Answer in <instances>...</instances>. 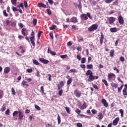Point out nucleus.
I'll return each mask as SVG.
<instances>
[{
    "mask_svg": "<svg viewBox=\"0 0 127 127\" xmlns=\"http://www.w3.org/2000/svg\"><path fill=\"white\" fill-rule=\"evenodd\" d=\"M104 38H105V36H104V34L103 32L101 33V37L100 39V44H103V42L104 41Z\"/></svg>",
    "mask_w": 127,
    "mask_h": 127,
    "instance_id": "obj_9",
    "label": "nucleus"
},
{
    "mask_svg": "<svg viewBox=\"0 0 127 127\" xmlns=\"http://www.w3.org/2000/svg\"><path fill=\"white\" fill-rule=\"evenodd\" d=\"M93 74V72L91 71V70H90V69H88L86 73V75L87 76H89H89H90L91 74Z\"/></svg>",
    "mask_w": 127,
    "mask_h": 127,
    "instance_id": "obj_19",
    "label": "nucleus"
},
{
    "mask_svg": "<svg viewBox=\"0 0 127 127\" xmlns=\"http://www.w3.org/2000/svg\"><path fill=\"white\" fill-rule=\"evenodd\" d=\"M101 103L103 104V106H104L105 108H108V107H109V103H107L106 99H103L101 101Z\"/></svg>",
    "mask_w": 127,
    "mask_h": 127,
    "instance_id": "obj_5",
    "label": "nucleus"
},
{
    "mask_svg": "<svg viewBox=\"0 0 127 127\" xmlns=\"http://www.w3.org/2000/svg\"><path fill=\"white\" fill-rule=\"evenodd\" d=\"M77 6L79 9H82V3H81V2H80L79 4L77 5Z\"/></svg>",
    "mask_w": 127,
    "mask_h": 127,
    "instance_id": "obj_49",
    "label": "nucleus"
},
{
    "mask_svg": "<svg viewBox=\"0 0 127 127\" xmlns=\"http://www.w3.org/2000/svg\"><path fill=\"white\" fill-rule=\"evenodd\" d=\"M98 25L97 24H93L91 26L88 28V30L89 32L95 31V30H96V29H98Z\"/></svg>",
    "mask_w": 127,
    "mask_h": 127,
    "instance_id": "obj_2",
    "label": "nucleus"
},
{
    "mask_svg": "<svg viewBox=\"0 0 127 127\" xmlns=\"http://www.w3.org/2000/svg\"><path fill=\"white\" fill-rule=\"evenodd\" d=\"M25 80L28 81V82H31V81H32V79L31 78H27L26 77H25Z\"/></svg>",
    "mask_w": 127,
    "mask_h": 127,
    "instance_id": "obj_55",
    "label": "nucleus"
},
{
    "mask_svg": "<svg viewBox=\"0 0 127 127\" xmlns=\"http://www.w3.org/2000/svg\"><path fill=\"white\" fill-rule=\"evenodd\" d=\"M86 68L87 69H93V64H87L86 65Z\"/></svg>",
    "mask_w": 127,
    "mask_h": 127,
    "instance_id": "obj_24",
    "label": "nucleus"
},
{
    "mask_svg": "<svg viewBox=\"0 0 127 127\" xmlns=\"http://www.w3.org/2000/svg\"><path fill=\"white\" fill-rule=\"evenodd\" d=\"M41 33H42V31H40L38 33V38H40V36H41Z\"/></svg>",
    "mask_w": 127,
    "mask_h": 127,
    "instance_id": "obj_48",
    "label": "nucleus"
},
{
    "mask_svg": "<svg viewBox=\"0 0 127 127\" xmlns=\"http://www.w3.org/2000/svg\"><path fill=\"white\" fill-rule=\"evenodd\" d=\"M103 118H104V116H103V114H102V113H98L97 119H98V120H99V121H101V120H102Z\"/></svg>",
    "mask_w": 127,
    "mask_h": 127,
    "instance_id": "obj_12",
    "label": "nucleus"
},
{
    "mask_svg": "<svg viewBox=\"0 0 127 127\" xmlns=\"http://www.w3.org/2000/svg\"><path fill=\"white\" fill-rule=\"evenodd\" d=\"M96 4H97V2L95 0H92L91 1V5H93L94 6H95V5H96Z\"/></svg>",
    "mask_w": 127,
    "mask_h": 127,
    "instance_id": "obj_42",
    "label": "nucleus"
},
{
    "mask_svg": "<svg viewBox=\"0 0 127 127\" xmlns=\"http://www.w3.org/2000/svg\"><path fill=\"white\" fill-rule=\"evenodd\" d=\"M11 2L12 4L13 5H16V4L17 3V0H11Z\"/></svg>",
    "mask_w": 127,
    "mask_h": 127,
    "instance_id": "obj_20",
    "label": "nucleus"
},
{
    "mask_svg": "<svg viewBox=\"0 0 127 127\" xmlns=\"http://www.w3.org/2000/svg\"><path fill=\"white\" fill-rule=\"evenodd\" d=\"M72 28H73V29H74V30H77V29H78V28H77V26L74 25L72 26Z\"/></svg>",
    "mask_w": 127,
    "mask_h": 127,
    "instance_id": "obj_60",
    "label": "nucleus"
},
{
    "mask_svg": "<svg viewBox=\"0 0 127 127\" xmlns=\"http://www.w3.org/2000/svg\"><path fill=\"white\" fill-rule=\"evenodd\" d=\"M3 96V91L0 89V99L2 98Z\"/></svg>",
    "mask_w": 127,
    "mask_h": 127,
    "instance_id": "obj_30",
    "label": "nucleus"
},
{
    "mask_svg": "<svg viewBox=\"0 0 127 127\" xmlns=\"http://www.w3.org/2000/svg\"><path fill=\"white\" fill-rule=\"evenodd\" d=\"M56 28V25H53L51 27H50V30H53L54 29H55Z\"/></svg>",
    "mask_w": 127,
    "mask_h": 127,
    "instance_id": "obj_35",
    "label": "nucleus"
},
{
    "mask_svg": "<svg viewBox=\"0 0 127 127\" xmlns=\"http://www.w3.org/2000/svg\"><path fill=\"white\" fill-rule=\"evenodd\" d=\"M33 23L34 25H36V23H37V19H34L33 20Z\"/></svg>",
    "mask_w": 127,
    "mask_h": 127,
    "instance_id": "obj_43",
    "label": "nucleus"
},
{
    "mask_svg": "<svg viewBox=\"0 0 127 127\" xmlns=\"http://www.w3.org/2000/svg\"><path fill=\"white\" fill-rule=\"evenodd\" d=\"M10 72V67H6L4 69V73H6V74H8Z\"/></svg>",
    "mask_w": 127,
    "mask_h": 127,
    "instance_id": "obj_13",
    "label": "nucleus"
},
{
    "mask_svg": "<svg viewBox=\"0 0 127 127\" xmlns=\"http://www.w3.org/2000/svg\"><path fill=\"white\" fill-rule=\"evenodd\" d=\"M21 85L23 86H26V87H28L29 85L27 84V82L25 80H23L22 81Z\"/></svg>",
    "mask_w": 127,
    "mask_h": 127,
    "instance_id": "obj_18",
    "label": "nucleus"
},
{
    "mask_svg": "<svg viewBox=\"0 0 127 127\" xmlns=\"http://www.w3.org/2000/svg\"><path fill=\"white\" fill-rule=\"evenodd\" d=\"M123 87H124V84H123L120 87H118V90L119 92H121L122 91V89H123Z\"/></svg>",
    "mask_w": 127,
    "mask_h": 127,
    "instance_id": "obj_44",
    "label": "nucleus"
},
{
    "mask_svg": "<svg viewBox=\"0 0 127 127\" xmlns=\"http://www.w3.org/2000/svg\"><path fill=\"white\" fill-rule=\"evenodd\" d=\"M113 0H106L105 2L106 3H111Z\"/></svg>",
    "mask_w": 127,
    "mask_h": 127,
    "instance_id": "obj_47",
    "label": "nucleus"
},
{
    "mask_svg": "<svg viewBox=\"0 0 127 127\" xmlns=\"http://www.w3.org/2000/svg\"><path fill=\"white\" fill-rule=\"evenodd\" d=\"M86 62V58H82L81 59V63L82 64H84Z\"/></svg>",
    "mask_w": 127,
    "mask_h": 127,
    "instance_id": "obj_41",
    "label": "nucleus"
},
{
    "mask_svg": "<svg viewBox=\"0 0 127 127\" xmlns=\"http://www.w3.org/2000/svg\"><path fill=\"white\" fill-rule=\"evenodd\" d=\"M91 113L93 114V115H96L97 114V111L96 110L93 109L91 110Z\"/></svg>",
    "mask_w": 127,
    "mask_h": 127,
    "instance_id": "obj_50",
    "label": "nucleus"
},
{
    "mask_svg": "<svg viewBox=\"0 0 127 127\" xmlns=\"http://www.w3.org/2000/svg\"><path fill=\"white\" fill-rule=\"evenodd\" d=\"M64 84H65V83L63 81H61L60 82V84H59V85L60 87H63V86H64Z\"/></svg>",
    "mask_w": 127,
    "mask_h": 127,
    "instance_id": "obj_29",
    "label": "nucleus"
},
{
    "mask_svg": "<svg viewBox=\"0 0 127 127\" xmlns=\"http://www.w3.org/2000/svg\"><path fill=\"white\" fill-rule=\"evenodd\" d=\"M12 10L13 11H17L18 10V9H17V7H15L14 6L12 7Z\"/></svg>",
    "mask_w": 127,
    "mask_h": 127,
    "instance_id": "obj_52",
    "label": "nucleus"
},
{
    "mask_svg": "<svg viewBox=\"0 0 127 127\" xmlns=\"http://www.w3.org/2000/svg\"><path fill=\"white\" fill-rule=\"evenodd\" d=\"M26 32V29L23 28L21 30L22 34L23 35H24L25 36L26 35V34H25V32Z\"/></svg>",
    "mask_w": 127,
    "mask_h": 127,
    "instance_id": "obj_22",
    "label": "nucleus"
},
{
    "mask_svg": "<svg viewBox=\"0 0 127 127\" xmlns=\"http://www.w3.org/2000/svg\"><path fill=\"white\" fill-rule=\"evenodd\" d=\"M24 6L25 7H26V8L28 7V5H27V1H24Z\"/></svg>",
    "mask_w": 127,
    "mask_h": 127,
    "instance_id": "obj_54",
    "label": "nucleus"
},
{
    "mask_svg": "<svg viewBox=\"0 0 127 127\" xmlns=\"http://www.w3.org/2000/svg\"><path fill=\"white\" fill-rule=\"evenodd\" d=\"M41 92L42 94H43V93H44V88L43 87V86L41 87Z\"/></svg>",
    "mask_w": 127,
    "mask_h": 127,
    "instance_id": "obj_57",
    "label": "nucleus"
},
{
    "mask_svg": "<svg viewBox=\"0 0 127 127\" xmlns=\"http://www.w3.org/2000/svg\"><path fill=\"white\" fill-rule=\"evenodd\" d=\"M39 61H40V62L43 63L44 64H47L49 63V61L42 58H39Z\"/></svg>",
    "mask_w": 127,
    "mask_h": 127,
    "instance_id": "obj_4",
    "label": "nucleus"
},
{
    "mask_svg": "<svg viewBox=\"0 0 127 127\" xmlns=\"http://www.w3.org/2000/svg\"><path fill=\"white\" fill-rule=\"evenodd\" d=\"M88 17L90 18V19L93 20V17L91 16V14L89 12L87 13V14L83 13L81 15V19L83 20H87L88 19Z\"/></svg>",
    "mask_w": 127,
    "mask_h": 127,
    "instance_id": "obj_1",
    "label": "nucleus"
},
{
    "mask_svg": "<svg viewBox=\"0 0 127 127\" xmlns=\"http://www.w3.org/2000/svg\"><path fill=\"white\" fill-rule=\"evenodd\" d=\"M18 114H19V111H15L13 113V117H15V116H17V115H18Z\"/></svg>",
    "mask_w": 127,
    "mask_h": 127,
    "instance_id": "obj_23",
    "label": "nucleus"
},
{
    "mask_svg": "<svg viewBox=\"0 0 127 127\" xmlns=\"http://www.w3.org/2000/svg\"><path fill=\"white\" fill-rule=\"evenodd\" d=\"M119 112L121 114V117L124 118V110H123V109H120Z\"/></svg>",
    "mask_w": 127,
    "mask_h": 127,
    "instance_id": "obj_32",
    "label": "nucleus"
},
{
    "mask_svg": "<svg viewBox=\"0 0 127 127\" xmlns=\"http://www.w3.org/2000/svg\"><path fill=\"white\" fill-rule=\"evenodd\" d=\"M9 113H10L9 109H7V110L5 112V115H8Z\"/></svg>",
    "mask_w": 127,
    "mask_h": 127,
    "instance_id": "obj_63",
    "label": "nucleus"
},
{
    "mask_svg": "<svg viewBox=\"0 0 127 127\" xmlns=\"http://www.w3.org/2000/svg\"><path fill=\"white\" fill-rule=\"evenodd\" d=\"M114 53H115V51L111 50L110 52L111 57H113L114 56Z\"/></svg>",
    "mask_w": 127,
    "mask_h": 127,
    "instance_id": "obj_38",
    "label": "nucleus"
},
{
    "mask_svg": "<svg viewBox=\"0 0 127 127\" xmlns=\"http://www.w3.org/2000/svg\"><path fill=\"white\" fill-rule=\"evenodd\" d=\"M127 89L124 88L123 90V94L124 95V96H127Z\"/></svg>",
    "mask_w": 127,
    "mask_h": 127,
    "instance_id": "obj_28",
    "label": "nucleus"
},
{
    "mask_svg": "<svg viewBox=\"0 0 127 127\" xmlns=\"http://www.w3.org/2000/svg\"><path fill=\"white\" fill-rule=\"evenodd\" d=\"M67 57V55H61V58L62 59H65Z\"/></svg>",
    "mask_w": 127,
    "mask_h": 127,
    "instance_id": "obj_46",
    "label": "nucleus"
},
{
    "mask_svg": "<svg viewBox=\"0 0 127 127\" xmlns=\"http://www.w3.org/2000/svg\"><path fill=\"white\" fill-rule=\"evenodd\" d=\"M118 20H119V22L120 24H124L125 21L124 20V18H123V16H122V15H120L119 16Z\"/></svg>",
    "mask_w": 127,
    "mask_h": 127,
    "instance_id": "obj_7",
    "label": "nucleus"
},
{
    "mask_svg": "<svg viewBox=\"0 0 127 127\" xmlns=\"http://www.w3.org/2000/svg\"><path fill=\"white\" fill-rule=\"evenodd\" d=\"M95 80V76L93 75V74H90L89 76L88 81L89 82H92Z\"/></svg>",
    "mask_w": 127,
    "mask_h": 127,
    "instance_id": "obj_11",
    "label": "nucleus"
},
{
    "mask_svg": "<svg viewBox=\"0 0 127 127\" xmlns=\"http://www.w3.org/2000/svg\"><path fill=\"white\" fill-rule=\"evenodd\" d=\"M38 5L40 6V7H44V8H47V6H46V5L44 4L43 3H39Z\"/></svg>",
    "mask_w": 127,
    "mask_h": 127,
    "instance_id": "obj_16",
    "label": "nucleus"
},
{
    "mask_svg": "<svg viewBox=\"0 0 127 127\" xmlns=\"http://www.w3.org/2000/svg\"><path fill=\"white\" fill-rule=\"evenodd\" d=\"M33 62L35 64V65H40V64L36 60H33Z\"/></svg>",
    "mask_w": 127,
    "mask_h": 127,
    "instance_id": "obj_26",
    "label": "nucleus"
},
{
    "mask_svg": "<svg viewBox=\"0 0 127 127\" xmlns=\"http://www.w3.org/2000/svg\"><path fill=\"white\" fill-rule=\"evenodd\" d=\"M111 86L112 87H115V88H117L118 87V84H116L114 82H112L111 84Z\"/></svg>",
    "mask_w": 127,
    "mask_h": 127,
    "instance_id": "obj_37",
    "label": "nucleus"
},
{
    "mask_svg": "<svg viewBox=\"0 0 127 127\" xmlns=\"http://www.w3.org/2000/svg\"><path fill=\"white\" fill-rule=\"evenodd\" d=\"M102 81L103 82V83H104L105 85V86H106V87H108V82L107 81V80L106 79H102Z\"/></svg>",
    "mask_w": 127,
    "mask_h": 127,
    "instance_id": "obj_27",
    "label": "nucleus"
},
{
    "mask_svg": "<svg viewBox=\"0 0 127 127\" xmlns=\"http://www.w3.org/2000/svg\"><path fill=\"white\" fill-rule=\"evenodd\" d=\"M110 31L111 32H117L118 31V30H117V27L114 28H110Z\"/></svg>",
    "mask_w": 127,
    "mask_h": 127,
    "instance_id": "obj_17",
    "label": "nucleus"
},
{
    "mask_svg": "<svg viewBox=\"0 0 127 127\" xmlns=\"http://www.w3.org/2000/svg\"><path fill=\"white\" fill-rule=\"evenodd\" d=\"M109 19L110 24H113L115 21H116V18L113 17H110L108 18Z\"/></svg>",
    "mask_w": 127,
    "mask_h": 127,
    "instance_id": "obj_6",
    "label": "nucleus"
},
{
    "mask_svg": "<svg viewBox=\"0 0 127 127\" xmlns=\"http://www.w3.org/2000/svg\"><path fill=\"white\" fill-rule=\"evenodd\" d=\"M76 126H77V127H83V125H82V124H81L80 123H77Z\"/></svg>",
    "mask_w": 127,
    "mask_h": 127,
    "instance_id": "obj_56",
    "label": "nucleus"
},
{
    "mask_svg": "<svg viewBox=\"0 0 127 127\" xmlns=\"http://www.w3.org/2000/svg\"><path fill=\"white\" fill-rule=\"evenodd\" d=\"M76 58H77V59H78V60H79V61H80V60H81V56H80V55H77L76 56Z\"/></svg>",
    "mask_w": 127,
    "mask_h": 127,
    "instance_id": "obj_62",
    "label": "nucleus"
},
{
    "mask_svg": "<svg viewBox=\"0 0 127 127\" xmlns=\"http://www.w3.org/2000/svg\"><path fill=\"white\" fill-rule=\"evenodd\" d=\"M62 94H63V90L61 89L59 91V96H62Z\"/></svg>",
    "mask_w": 127,
    "mask_h": 127,
    "instance_id": "obj_51",
    "label": "nucleus"
},
{
    "mask_svg": "<svg viewBox=\"0 0 127 127\" xmlns=\"http://www.w3.org/2000/svg\"><path fill=\"white\" fill-rule=\"evenodd\" d=\"M65 110H66V112L67 113V114H70V108L65 107Z\"/></svg>",
    "mask_w": 127,
    "mask_h": 127,
    "instance_id": "obj_40",
    "label": "nucleus"
},
{
    "mask_svg": "<svg viewBox=\"0 0 127 127\" xmlns=\"http://www.w3.org/2000/svg\"><path fill=\"white\" fill-rule=\"evenodd\" d=\"M72 83V78H69L67 81V85H70Z\"/></svg>",
    "mask_w": 127,
    "mask_h": 127,
    "instance_id": "obj_39",
    "label": "nucleus"
},
{
    "mask_svg": "<svg viewBox=\"0 0 127 127\" xmlns=\"http://www.w3.org/2000/svg\"><path fill=\"white\" fill-rule=\"evenodd\" d=\"M32 71H33L32 68L27 69L26 70V72H27L28 73H31L32 72Z\"/></svg>",
    "mask_w": 127,
    "mask_h": 127,
    "instance_id": "obj_53",
    "label": "nucleus"
},
{
    "mask_svg": "<svg viewBox=\"0 0 127 127\" xmlns=\"http://www.w3.org/2000/svg\"><path fill=\"white\" fill-rule=\"evenodd\" d=\"M11 91H12V95H13V96H15V94H16V93L15 92V90H14V88H13V87L11 88Z\"/></svg>",
    "mask_w": 127,
    "mask_h": 127,
    "instance_id": "obj_36",
    "label": "nucleus"
},
{
    "mask_svg": "<svg viewBox=\"0 0 127 127\" xmlns=\"http://www.w3.org/2000/svg\"><path fill=\"white\" fill-rule=\"evenodd\" d=\"M50 54L53 55V56H55V55H56V52H52V51H51L50 52Z\"/></svg>",
    "mask_w": 127,
    "mask_h": 127,
    "instance_id": "obj_59",
    "label": "nucleus"
},
{
    "mask_svg": "<svg viewBox=\"0 0 127 127\" xmlns=\"http://www.w3.org/2000/svg\"><path fill=\"white\" fill-rule=\"evenodd\" d=\"M115 74H114V73H110V74H108V78L109 82H110V81H111L112 78H113V77H115Z\"/></svg>",
    "mask_w": 127,
    "mask_h": 127,
    "instance_id": "obj_14",
    "label": "nucleus"
},
{
    "mask_svg": "<svg viewBox=\"0 0 127 127\" xmlns=\"http://www.w3.org/2000/svg\"><path fill=\"white\" fill-rule=\"evenodd\" d=\"M75 95L77 98H80L81 97V92L78 90H76L74 91Z\"/></svg>",
    "mask_w": 127,
    "mask_h": 127,
    "instance_id": "obj_10",
    "label": "nucleus"
},
{
    "mask_svg": "<svg viewBox=\"0 0 127 127\" xmlns=\"http://www.w3.org/2000/svg\"><path fill=\"white\" fill-rule=\"evenodd\" d=\"M35 109H36V110H38V111H40V110H41V108H40V107H39V106L36 104L35 105Z\"/></svg>",
    "mask_w": 127,
    "mask_h": 127,
    "instance_id": "obj_33",
    "label": "nucleus"
},
{
    "mask_svg": "<svg viewBox=\"0 0 127 127\" xmlns=\"http://www.w3.org/2000/svg\"><path fill=\"white\" fill-rule=\"evenodd\" d=\"M61 123V118L60 117V116L59 114L58 115V125H60Z\"/></svg>",
    "mask_w": 127,
    "mask_h": 127,
    "instance_id": "obj_21",
    "label": "nucleus"
},
{
    "mask_svg": "<svg viewBox=\"0 0 127 127\" xmlns=\"http://www.w3.org/2000/svg\"><path fill=\"white\" fill-rule=\"evenodd\" d=\"M5 110V106L3 105L2 107L1 111H2V112H4Z\"/></svg>",
    "mask_w": 127,
    "mask_h": 127,
    "instance_id": "obj_64",
    "label": "nucleus"
},
{
    "mask_svg": "<svg viewBox=\"0 0 127 127\" xmlns=\"http://www.w3.org/2000/svg\"><path fill=\"white\" fill-rule=\"evenodd\" d=\"M46 11H47V13H48V14H49V15H51L52 12H51V10H50V9H47Z\"/></svg>",
    "mask_w": 127,
    "mask_h": 127,
    "instance_id": "obj_31",
    "label": "nucleus"
},
{
    "mask_svg": "<svg viewBox=\"0 0 127 127\" xmlns=\"http://www.w3.org/2000/svg\"><path fill=\"white\" fill-rule=\"evenodd\" d=\"M82 109H86L87 108V105H86V103H84L82 106Z\"/></svg>",
    "mask_w": 127,
    "mask_h": 127,
    "instance_id": "obj_61",
    "label": "nucleus"
},
{
    "mask_svg": "<svg viewBox=\"0 0 127 127\" xmlns=\"http://www.w3.org/2000/svg\"><path fill=\"white\" fill-rule=\"evenodd\" d=\"M75 112H76V113L78 115H80V113H81V110H80L79 109H76L75 110Z\"/></svg>",
    "mask_w": 127,
    "mask_h": 127,
    "instance_id": "obj_45",
    "label": "nucleus"
},
{
    "mask_svg": "<svg viewBox=\"0 0 127 127\" xmlns=\"http://www.w3.org/2000/svg\"><path fill=\"white\" fill-rule=\"evenodd\" d=\"M120 121V118L117 117L116 118L113 122V126H117L118 125V123H119V121Z\"/></svg>",
    "mask_w": 127,
    "mask_h": 127,
    "instance_id": "obj_8",
    "label": "nucleus"
},
{
    "mask_svg": "<svg viewBox=\"0 0 127 127\" xmlns=\"http://www.w3.org/2000/svg\"><path fill=\"white\" fill-rule=\"evenodd\" d=\"M50 4H53V3H54V1H53V0H48Z\"/></svg>",
    "mask_w": 127,
    "mask_h": 127,
    "instance_id": "obj_58",
    "label": "nucleus"
},
{
    "mask_svg": "<svg viewBox=\"0 0 127 127\" xmlns=\"http://www.w3.org/2000/svg\"><path fill=\"white\" fill-rule=\"evenodd\" d=\"M3 14L4 15V16H5L6 17H7V16H8V14L7 13H6V10H4L3 11Z\"/></svg>",
    "mask_w": 127,
    "mask_h": 127,
    "instance_id": "obj_34",
    "label": "nucleus"
},
{
    "mask_svg": "<svg viewBox=\"0 0 127 127\" xmlns=\"http://www.w3.org/2000/svg\"><path fill=\"white\" fill-rule=\"evenodd\" d=\"M24 117V114H23L22 112L19 111L18 120H19L20 121H22Z\"/></svg>",
    "mask_w": 127,
    "mask_h": 127,
    "instance_id": "obj_3",
    "label": "nucleus"
},
{
    "mask_svg": "<svg viewBox=\"0 0 127 127\" xmlns=\"http://www.w3.org/2000/svg\"><path fill=\"white\" fill-rule=\"evenodd\" d=\"M71 22H73V23H77L78 22V19L75 17H73L70 19Z\"/></svg>",
    "mask_w": 127,
    "mask_h": 127,
    "instance_id": "obj_15",
    "label": "nucleus"
},
{
    "mask_svg": "<svg viewBox=\"0 0 127 127\" xmlns=\"http://www.w3.org/2000/svg\"><path fill=\"white\" fill-rule=\"evenodd\" d=\"M69 73H77V70L75 69V68L70 69L69 70Z\"/></svg>",
    "mask_w": 127,
    "mask_h": 127,
    "instance_id": "obj_25",
    "label": "nucleus"
}]
</instances>
